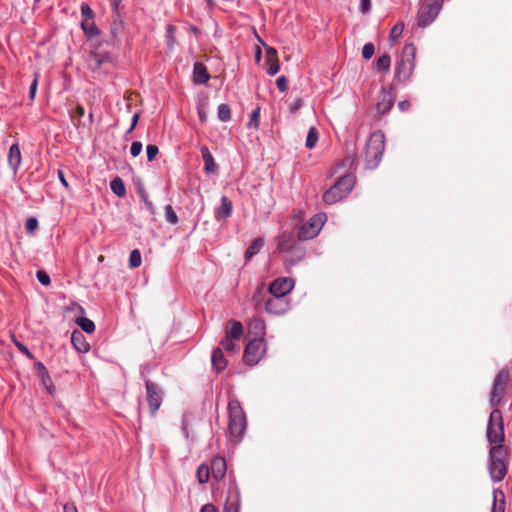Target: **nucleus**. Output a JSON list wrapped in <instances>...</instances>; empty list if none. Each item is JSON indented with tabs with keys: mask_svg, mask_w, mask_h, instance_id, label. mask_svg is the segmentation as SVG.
Listing matches in <instances>:
<instances>
[{
	"mask_svg": "<svg viewBox=\"0 0 512 512\" xmlns=\"http://www.w3.org/2000/svg\"><path fill=\"white\" fill-rule=\"evenodd\" d=\"M228 412V435L232 442L238 443L241 441L246 429V417L240 403L236 400L229 402Z\"/></svg>",
	"mask_w": 512,
	"mask_h": 512,
	"instance_id": "f257e3e1",
	"label": "nucleus"
},
{
	"mask_svg": "<svg viewBox=\"0 0 512 512\" xmlns=\"http://www.w3.org/2000/svg\"><path fill=\"white\" fill-rule=\"evenodd\" d=\"M277 249L287 254L286 262L288 265H295L305 255V251L300 245L295 231L289 233L284 232L279 236L277 238Z\"/></svg>",
	"mask_w": 512,
	"mask_h": 512,
	"instance_id": "f03ea898",
	"label": "nucleus"
},
{
	"mask_svg": "<svg viewBox=\"0 0 512 512\" xmlns=\"http://www.w3.org/2000/svg\"><path fill=\"white\" fill-rule=\"evenodd\" d=\"M507 449L503 445H494L489 451V473L493 481H501L506 473Z\"/></svg>",
	"mask_w": 512,
	"mask_h": 512,
	"instance_id": "7ed1b4c3",
	"label": "nucleus"
},
{
	"mask_svg": "<svg viewBox=\"0 0 512 512\" xmlns=\"http://www.w3.org/2000/svg\"><path fill=\"white\" fill-rule=\"evenodd\" d=\"M385 149V137L381 131H376L370 136L365 150L366 167L374 169L378 166Z\"/></svg>",
	"mask_w": 512,
	"mask_h": 512,
	"instance_id": "20e7f679",
	"label": "nucleus"
},
{
	"mask_svg": "<svg viewBox=\"0 0 512 512\" xmlns=\"http://www.w3.org/2000/svg\"><path fill=\"white\" fill-rule=\"evenodd\" d=\"M355 178L351 174L342 176L329 190L323 194V200L327 204H335L345 198L352 190Z\"/></svg>",
	"mask_w": 512,
	"mask_h": 512,
	"instance_id": "39448f33",
	"label": "nucleus"
},
{
	"mask_svg": "<svg viewBox=\"0 0 512 512\" xmlns=\"http://www.w3.org/2000/svg\"><path fill=\"white\" fill-rule=\"evenodd\" d=\"M486 434L491 444L501 445L504 440V429L500 410L494 409L491 412Z\"/></svg>",
	"mask_w": 512,
	"mask_h": 512,
	"instance_id": "423d86ee",
	"label": "nucleus"
},
{
	"mask_svg": "<svg viewBox=\"0 0 512 512\" xmlns=\"http://www.w3.org/2000/svg\"><path fill=\"white\" fill-rule=\"evenodd\" d=\"M416 55V47L414 44L409 43L406 44L402 51L401 61L396 69V77L398 79L406 80L409 78L413 67H414V59Z\"/></svg>",
	"mask_w": 512,
	"mask_h": 512,
	"instance_id": "0eeeda50",
	"label": "nucleus"
},
{
	"mask_svg": "<svg viewBox=\"0 0 512 512\" xmlns=\"http://www.w3.org/2000/svg\"><path fill=\"white\" fill-rule=\"evenodd\" d=\"M226 329L225 337L221 341V346L228 352H234L237 350V341L240 340L243 334V326L239 321H229Z\"/></svg>",
	"mask_w": 512,
	"mask_h": 512,
	"instance_id": "6e6552de",
	"label": "nucleus"
},
{
	"mask_svg": "<svg viewBox=\"0 0 512 512\" xmlns=\"http://www.w3.org/2000/svg\"><path fill=\"white\" fill-rule=\"evenodd\" d=\"M509 381V370L507 368H503L496 375L493 383V389L490 398L491 406L495 407L499 405L501 399L503 398L506 390V386Z\"/></svg>",
	"mask_w": 512,
	"mask_h": 512,
	"instance_id": "1a4fd4ad",
	"label": "nucleus"
},
{
	"mask_svg": "<svg viewBox=\"0 0 512 512\" xmlns=\"http://www.w3.org/2000/svg\"><path fill=\"white\" fill-rule=\"evenodd\" d=\"M441 9V0L424 3L418 12V25L425 27L432 23Z\"/></svg>",
	"mask_w": 512,
	"mask_h": 512,
	"instance_id": "9d476101",
	"label": "nucleus"
},
{
	"mask_svg": "<svg viewBox=\"0 0 512 512\" xmlns=\"http://www.w3.org/2000/svg\"><path fill=\"white\" fill-rule=\"evenodd\" d=\"M263 339H252L245 348L243 359L249 365L257 364L265 353Z\"/></svg>",
	"mask_w": 512,
	"mask_h": 512,
	"instance_id": "9b49d317",
	"label": "nucleus"
},
{
	"mask_svg": "<svg viewBox=\"0 0 512 512\" xmlns=\"http://www.w3.org/2000/svg\"><path fill=\"white\" fill-rule=\"evenodd\" d=\"M264 307L266 312L269 314L282 315L289 310L290 302L287 298H282L270 294L264 302Z\"/></svg>",
	"mask_w": 512,
	"mask_h": 512,
	"instance_id": "f8f14e48",
	"label": "nucleus"
},
{
	"mask_svg": "<svg viewBox=\"0 0 512 512\" xmlns=\"http://www.w3.org/2000/svg\"><path fill=\"white\" fill-rule=\"evenodd\" d=\"M294 287V281L289 277H280L272 281L269 285V294L286 298V296L292 291Z\"/></svg>",
	"mask_w": 512,
	"mask_h": 512,
	"instance_id": "ddd939ff",
	"label": "nucleus"
},
{
	"mask_svg": "<svg viewBox=\"0 0 512 512\" xmlns=\"http://www.w3.org/2000/svg\"><path fill=\"white\" fill-rule=\"evenodd\" d=\"M146 392H147V401L149 404V408L151 414H155L157 410L160 408L162 403V391L159 387L150 380L146 381Z\"/></svg>",
	"mask_w": 512,
	"mask_h": 512,
	"instance_id": "4468645a",
	"label": "nucleus"
},
{
	"mask_svg": "<svg viewBox=\"0 0 512 512\" xmlns=\"http://www.w3.org/2000/svg\"><path fill=\"white\" fill-rule=\"evenodd\" d=\"M247 329L248 334L252 336L253 339H262V336L265 334L266 325L262 319L253 318L248 323Z\"/></svg>",
	"mask_w": 512,
	"mask_h": 512,
	"instance_id": "2eb2a0df",
	"label": "nucleus"
},
{
	"mask_svg": "<svg viewBox=\"0 0 512 512\" xmlns=\"http://www.w3.org/2000/svg\"><path fill=\"white\" fill-rule=\"evenodd\" d=\"M321 230V226H299L295 232L298 241H305L316 237Z\"/></svg>",
	"mask_w": 512,
	"mask_h": 512,
	"instance_id": "dca6fc26",
	"label": "nucleus"
},
{
	"mask_svg": "<svg viewBox=\"0 0 512 512\" xmlns=\"http://www.w3.org/2000/svg\"><path fill=\"white\" fill-rule=\"evenodd\" d=\"M211 472L215 480L219 481L224 478L226 473V462L222 457H216L211 463Z\"/></svg>",
	"mask_w": 512,
	"mask_h": 512,
	"instance_id": "f3484780",
	"label": "nucleus"
},
{
	"mask_svg": "<svg viewBox=\"0 0 512 512\" xmlns=\"http://www.w3.org/2000/svg\"><path fill=\"white\" fill-rule=\"evenodd\" d=\"M71 342L74 348L81 353H86L90 349L89 343L80 331H73L71 334Z\"/></svg>",
	"mask_w": 512,
	"mask_h": 512,
	"instance_id": "a211bd4d",
	"label": "nucleus"
},
{
	"mask_svg": "<svg viewBox=\"0 0 512 512\" xmlns=\"http://www.w3.org/2000/svg\"><path fill=\"white\" fill-rule=\"evenodd\" d=\"M266 63L269 65L268 74L275 75L279 71V62L277 58V51L272 47L266 49Z\"/></svg>",
	"mask_w": 512,
	"mask_h": 512,
	"instance_id": "6ab92c4d",
	"label": "nucleus"
},
{
	"mask_svg": "<svg viewBox=\"0 0 512 512\" xmlns=\"http://www.w3.org/2000/svg\"><path fill=\"white\" fill-rule=\"evenodd\" d=\"M210 76L207 72L205 65L201 62H196L193 67V80L197 84H205Z\"/></svg>",
	"mask_w": 512,
	"mask_h": 512,
	"instance_id": "aec40b11",
	"label": "nucleus"
},
{
	"mask_svg": "<svg viewBox=\"0 0 512 512\" xmlns=\"http://www.w3.org/2000/svg\"><path fill=\"white\" fill-rule=\"evenodd\" d=\"M112 57L108 54H101L98 52H92L89 58V65L93 69H99L105 63H111Z\"/></svg>",
	"mask_w": 512,
	"mask_h": 512,
	"instance_id": "412c9836",
	"label": "nucleus"
},
{
	"mask_svg": "<svg viewBox=\"0 0 512 512\" xmlns=\"http://www.w3.org/2000/svg\"><path fill=\"white\" fill-rule=\"evenodd\" d=\"M232 209V202L226 196H222L221 205L216 213L217 221H225L230 216Z\"/></svg>",
	"mask_w": 512,
	"mask_h": 512,
	"instance_id": "4be33fe9",
	"label": "nucleus"
},
{
	"mask_svg": "<svg viewBox=\"0 0 512 512\" xmlns=\"http://www.w3.org/2000/svg\"><path fill=\"white\" fill-rule=\"evenodd\" d=\"M201 155L205 163V173H214L217 170V164L215 163L212 154L210 153L209 149L206 146L201 147Z\"/></svg>",
	"mask_w": 512,
	"mask_h": 512,
	"instance_id": "5701e85b",
	"label": "nucleus"
},
{
	"mask_svg": "<svg viewBox=\"0 0 512 512\" xmlns=\"http://www.w3.org/2000/svg\"><path fill=\"white\" fill-rule=\"evenodd\" d=\"M394 98L391 93L383 92L377 103V110L379 113H387L393 106Z\"/></svg>",
	"mask_w": 512,
	"mask_h": 512,
	"instance_id": "b1692460",
	"label": "nucleus"
},
{
	"mask_svg": "<svg viewBox=\"0 0 512 512\" xmlns=\"http://www.w3.org/2000/svg\"><path fill=\"white\" fill-rule=\"evenodd\" d=\"M8 162L15 172L21 164V152L17 144H13L9 149Z\"/></svg>",
	"mask_w": 512,
	"mask_h": 512,
	"instance_id": "393cba45",
	"label": "nucleus"
},
{
	"mask_svg": "<svg viewBox=\"0 0 512 512\" xmlns=\"http://www.w3.org/2000/svg\"><path fill=\"white\" fill-rule=\"evenodd\" d=\"M212 365L217 371L225 369L227 361L224 358V354L221 348H216L212 354Z\"/></svg>",
	"mask_w": 512,
	"mask_h": 512,
	"instance_id": "a878e982",
	"label": "nucleus"
},
{
	"mask_svg": "<svg viewBox=\"0 0 512 512\" xmlns=\"http://www.w3.org/2000/svg\"><path fill=\"white\" fill-rule=\"evenodd\" d=\"M81 28L84 31L85 35L89 38L99 35V29L96 27L92 19H85L84 21H82Z\"/></svg>",
	"mask_w": 512,
	"mask_h": 512,
	"instance_id": "bb28decb",
	"label": "nucleus"
},
{
	"mask_svg": "<svg viewBox=\"0 0 512 512\" xmlns=\"http://www.w3.org/2000/svg\"><path fill=\"white\" fill-rule=\"evenodd\" d=\"M263 246V239L256 238L251 245L248 247L245 257L246 260H250L254 255L258 254Z\"/></svg>",
	"mask_w": 512,
	"mask_h": 512,
	"instance_id": "cd10ccee",
	"label": "nucleus"
},
{
	"mask_svg": "<svg viewBox=\"0 0 512 512\" xmlns=\"http://www.w3.org/2000/svg\"><path fill=\"white\" fill-rule=\"evenodd\" d=\"M76 323L86 333H92L95 330L94 322L86 317L78 318Z\"/></svg>",
	"mask_w": 512,
	"mask_h": 512,
	"instance_id": "c85d7f7f",
	"label": "nucleus"
},
{
	"mask_svg": "<svg viewBox=\"0 0 512 512\" xmlns=\"http://www.w3.org/2000/svg\"><path fill=\"white\" fill-rule=\"evenodd\" d=\"M196 475L199 483L205 484L209 480L210 469L208 468V466L202 464L198 467Z\"/></svg>",
	"mask_w": 512,
	"mask_h": 512,
	"instance_id": "c756f323",
	"label": "nucleus"
},
{
	"mask_svg": "<svg viewBox=\"0 0 512 512\" xmlns=\"http://www.w3.org/2000/svg\"><path fill=\"white\" fill-rule=\"evenodd\" d=\"M110 186H111L112 191L117 196L121 197V196L125 195V192H126L125 186H124L123 181L120 178H115L114 180H112L110 183Z\"/></svg>",
	"mask_w": 512,
	"mask_h": 512,
	"instance_id": "7c9ffc66",
	"label": "nucleus"
},
{
	"mask_svg": "<svg viewBox=\"0 0 512 512\" xmlns=\"http://www.w3.org/2000/svg\"><path fill=\"white\" fill-rule=\"evenodd\" d=\"M317 142H318L317 129L315 127H311L309 129L305 145L307 148L312 149L316 146Z\"/></svg>",
	"mask_w": 512,
	"mask_h": 512,
	"instance_id": "2f4dec72",
	"label": "nucleus"
},
{
	"mask_svg": "<svg viewBox=\"0 0 512 512\" xmlns=\"http://www.w3.org/2000/svg\"><path fill=\"white\" fill-rule=\"evenodd\" d=\"M230 117H231V111H230L229 106L226 104H220L218 106V118L221 121L226 122L230 119Z\"/></svg>",
	"mask_w": 512,
	"mask_h": 512,
	"instance_id": "473e14b6",
	"label": "nucleus"
},
{
	"mask_svg": "<svg viewBox=\"0 0 512 512\" xmlns=\"http://www.w3.org/2000/svg\"><path fill=\"white\" fill-rule=\"evenodd\" d=\"M141 265V253L138 249L133 250L129 256V266L137 268Z\"/></svg>",
	"mask_w": 512,
	"mask_h": 512,
	"instance_id": "72a5a7b5",
	"label": "nucleus"
},
{
	"mask_svg": "<svg viewBox=\"0 0 512 512\" xmlns=\"http://www.w3.org/2000/svg\"><path fill=\"white\" fill-rule=\"evenodd\" d=\"M391 59L387 54L380 56L377 59L376 66L378 70L388 71L390 67Z\"/></svg>",
	"mask_w": 512,
	"mask_h": 512,
	"instance_id": "f704fd0d",
	"label": "nucleus"
},
{
	"mask_svg": "<svg viewBox=\"0 0 512 512\" xmlns=\"http://www.w3.org/2000/svg\"><path fill=\"white\" fill-rule=\"evenodd\" d=\"M166 41L167 45L170 49H173L176 39H175V27L171 24H169L166 28Z\"/></svg>",
	"mask_w": 512,
	"mask_h": 512,
	"instance_id": "c9c22d12",
	"label": "nucleus"
},
{
	"mask_svg": "<svg viewBox=\"0 0 512 512\" xmlns=\"http://www.w3.org/2000/svg\"><path fill=\"white\" fill-rule=\"evenodd\" d=\"M259 118H260V108L254 109L250 114V121L248 123V128L258 129L259 127Z\"/></svg>",
	"mask_w": 512,
	"mask_h": 512,
	"instance_id": "e433bc0d",
	"label": "nucleus"
},
{
	"mask_svg": "<svg viewBox=\"0 0 512 512\" xmlns=\"http://www.w3.org/2000/svg\"><path fill=\"white\" fill-rule=\"evenodd\" d=\"M165 219L167 222L172 224L178 221V217L171 205L165 206Z\"/></svg>",
	"mask_w": 512,
	"mask_h": 512,
	"instance_id": "4c0bfd02",
	"label": "nucleus"
},
{
	"mask_svg": "<svg viewBox=\"0 0 512 512\" xmlns=\"http://www.w3.org/2000/svg\"><path fill=\"white\" fill-rule=\"evenodd\" d=\"M375 51V47L372 43H366L362 49V56L364 59L369 60Z\"/></svg>",
	"mask_w": 512,
	"mask_h": 512,
	"instance_id": "58836bf2",
	"label": "nucleus"
},
{
	"mask_svg": "<svg viewBox=\"0 0 512 512\" xmlns=\"http://www.w3.org/2000/svg\"><path fill=\"white\" fill-rule=\"evenodd\" d=\"M328 220V217L325 213L315 214L312 218H310L307 224H325Z\"/></svg>",
	"mask_w": 512,
	"mask_h": 512,
	"instance_id": "ea45409f",
	"label": "nucleus"
},
{
	"mask_svg": "<svg viewBox=\"0 0 512 512\" xmlns=\"http://www.w3.org/2000/svg\"><path fill=\"white\" fill-rule=\"evenodd\" d=\"M403 30H404V25L402 23H398L395 26H393V28L391 29V32H390V39H392V40L398 39L402 35Z\"/></svg>",
	"mask_w": 512,
	"mask_h": 512,
	"instance_id": "a19ab883",
	"label": "nucleus"
},
{
	"mask_svg": "<svg viewBox=\"0 0 512 512\" xmlns=\"http://www.w3.org/2000/svg\"><path fill=\"white\" fill-rule=\"evenodd\" d=\"M146 153L148 161L152 162L153 160L156 159L159 153V149L156 145H148L146 148Z\"/></svg>",
	"mask_w": 512,
	"mask_h": 512,
	"instance_id": "79ce46f5",
	"label": "nucleus"
},
{
	"mask_svg": "<svg viewBox=\"0 0 512 512\" xmlns=\"http://www.w3.org/2000/svg\"><path fill=\"white\" fill-rule=\"evenodd\" d=\"M12 341L14 342V344L16 345V347L18 348V350L27 355L30 359L33 358V355L31 354V352L29 351V349L24 345L22 344L21 342H19L15 336H12Z\"/></svg>",
	"mask_w": 512,
	"mask_h": 512,
	"instance_id": "37998d69",
	"label": "nucleus"
},
{
	"mask_svg": "<svg viewBox=\"0 0 512 512\" xmlns=\"http://www.w3.org/2000/svg\"><path fill=\"white\" fill-rule=\"evenodd\" d=\"M36 276L38 281L44 286H48L51 282L49 275L43 270L37 271Z\"/></svg>",
	"mask_w": 512,
	"mask_h": 512,
	"instance_id": "c03bdc74",
	"label": "nucleus"
},
{
	"mask_svg": "<svg viewBox=\"0 0 512 512\" xmlns=\"http://www.w3.org/2000/svg\"><path fill=\"white\" fill-rule=\"evenodd\" d=\"M85 111L81 105H77L74 113L71 115L72 120L75 122V125H79V118L84 115Z\"/></svg>",
	"mask_w": 512,
	"mask_h": 512,
	"instance_id": "a18cd8bd",
	"label": "nucleus"
},
{
	"mask_svg": "<svg viewBox=\"0 0 512 512\" xmlns=\"http://www.w3.org/2000/svg\"><path fill=\"white\" fill-rule=\"evenodd\" d=\"M142 151V143L135 141L131 144L130 153L133 157H137Z\"/></svg>",
	"mask_w": 512,
	"mask_h": 512,
	"instance_id": "49530a36",
	"label": "nucleus"
},
{
	"mask_svg": "<svg viewBox=\"0 0 512 512\" xmlns=\"http://www.w3.org/2000/svg\"><path fill=\"white\" fill-rule=\"evenodd\" d=\"M38 78H39V74L36 73L32 83L30 85L29 97H30L31 100H33L35 98V94H36V90H37V85H38Z\"/></svg>",
	"mask_w": 512,
	"mask_h": 512,
	"instance_id": "de8ad7c7",
	"label": "nucleus"
},
{
	"mask_svg": "<svg viewBox=\"0 0 512 512\" xmlns=\"http://www.w3.org/2000/svg\"><path fill=\"white\" fill-rule=\"evenodd\" d=\"M354 163H355V156L349 155L343 159V161L341 162V164L339 166L347 168V169H351L353 167Z\"/></svg>",
	"mask_w": 512,
	"mask_h": 512,
	"instance_id": "09e8293b",
	"label": "nucleus"
},
{
	"mask_svg": "<svg viewBox=\"0 0 512 512\" xmlns=\"http://www.w3.org/2000/svg\"><path fill=\"white\" fill-rule=\"evenodd\" d=\"M81 13L84 17H86V19L91 20L93 18V11L90 8V6L86 3H83L81 5Z\"/></svg>",
	"mask_w": 512,
	"mask_h": 512,
	"instance_id": "8fccbe9b",
	"label": "nucleus"
},
{
	"mask_svg": "<svg viewBox=\"0 0 512 512\" xmlns=\"http://www.w3.org/2000/svg\"><path fill=\"white\" fill-rule=\"evenodd\" d=\"M276 85L280 91L284 92L287 89V80L284 76H280L276 80Z\"/></svg>",
	"mask_w": 512,
	"mask_h": 512,
	"instance_id": "3c124183",
	"label": "nucleus"
},
{
	"mask_svg": "<svg viewBox=\"0 0 512 512\" xmlns=\"http://www.w3.org/2000/svg\"><path fill=\"white\" fill-rule=\"evenodd\" d=\"M301 106H302V100L300 98H298L289 106V110L291 113H295L301 108Z\"/></svg>",
	"mask_w": 512,
	"mask_h": 512,
	"instance_id": "603ef678",
	"label": "nucleus"
},
{
	"mask_svg": "<svg viewBox=\"0 0 512 512\" xmlns=\"http://www.w3.org/2000/svg\"><path fill=\"white\" fill-rule=\"evenodd\" d=\"M371 8V0H360V9L363 13H367Z\"/></svg>",
	"mask_w": 512,
	"mask_h": 512,
	"instance_id": "864d4df0",
	"label": "nucleus"
},
{
	"mask_svg": "<svg viewBox=\"0 0 512 512\" xmlns=\"http://www.w3.org/2000/svg\"><path fill=\"white\" fill-rule=\"evenodd\" d=\"M200 512H217L216 508L212 504H205Z\"/></svg>",
	"mask_w": 512,
	"mask_h": 512,
	"instance_id": "5fc2aeb1",
	"label": "nucleus"
},
{
	"mask_svg": "<svg viewBox=\"0 0 512 512\" xmlns=\"http://www.w3.org/2000/svg\"><path fill=\"white\" fill-rule=\"evenodd\" d=\"M64 512H78L76 507L72 504H65L64 505Z\"/></svg>",
	"mask_w": 512,
	"mask_h": 512,
	"instance_id": "6e6d98bb",
	"label": "nucleus"
},
{
	"mask_svg": "<svg viewBox=\"0 0 512 512\" xmlns=\"http://www.w3.org/2000/svg\"><path fill=\"white\" fill-rule=\"evenodd\" d=\"M399 108L402 110V111H405L409 108L410 106V103L407 101V100H404V101H401L399 104H398Z\"/></svg>",
	"mask_w": 512,
	"mask_h": 512,
	"instance_id": "4d7b16f0",
	"label": "nucleus"
},
{
	"mask_svg": "<svg viewBox=\"0 0 512 512\" xmlns=\"http://www.w3.org/2000/svg\"><path fill=\"white\" fill-rule=\"evenodd\" d=\"M58 177H59V179H60L61 183H62L65 187H68V183H67V181H66V179H65V176H64L63 171H61V170H59V171H58Z\"/></svg>",
	"mask_w": 512,
	"mask_h": 512,
	"instance_id": "13d9d810",
	"label": "nucleus"
},
{
	"mask_svg": "<svg viewBox=\"0 0 512 512\" xmlns=\"http://www.w3.org/2000/svg\"><path fill=\"white\" fill-rule=\"evenodd\" d=\"M224 512H238V508L234 504H231L230 506L226 505Z\"/></svg>",
	"mask_w": 512,
	"mask_h": 512,
	"instance_id": "bf43d9fd",
	"label": "nucleus"
},
{
	"mask_svg": "<svg viewBox=\"0 0 512 512\" xmlns=\"http://www.w3.org/2000/svg\"><path fill=\"white\" fill-rule=\"evenodd\" d=\"M138 120H139V114L138 113H135L132 117V121H131V125H132V128H135L137 123H138Z\"/></svg>",
	"mask_w": 512,
	"mask_h": 512,
	"instance_id": "052dcab7",
	"label": "nucleus"
},
{
	"mask_svg": "<svg viewBox=\"0 0 512 512\" xmlns=\"http://www.w3.org/2000/svg\"><path fill=\"white\" fill-rule=\"evenodd\" d=\"M262 292H263V288L261 287V288H259V289L257 290L256 294H255V295H254V297H253V298H254V300H255L257 303H259V302H260V296H261Z\"/></svg>",
	"mask_w": 512,
	"mask_h": 512,
	"instance_id": "680f3d73",
	"label": "nucleus"
},
{
	"mask_svg": "<svg viewBox=\"0 0 512 512\" xmlns=\"http://www.w3.org/2000/svg\"><path fill=\"white\" fill-rule=\"evenodd\" d=\"M261 59V49L259 47L256 48V51H255V60L257 62H259Z\"/></svg>",
	"mask_w": 512,
	"mask_h": 512,
	"instance_id": "e2e57ef3",
	"label": "nucleus"
},
{
	"mask_svg": "<svg viewBox=\"0 0 512 512\" xmlns=\"http://www.w3.org/2000/svg\"><path fill=\"white\" fill-rule=\"evenodd\" d=\"M198 114H199V118L201 119V121H205L206 120L207 115H206L205 112L199 110Z\"/></svg>",
	"mask_w": 512,
	"mask_h": 512,
	"instance_id": "0e129e2a",
	"label": "nucleus"
},
{
	"mask_svg": "<svg viewBox=\"0 0 512 512\" xmlns=\"http://www.w3.org/2000/svg\"><path fill=\"white\" fill-rule=\"evenodd\" d=\"M38 226H26L29 234H33Z\"/></svg>",
	"mask_w": 512,
	"mask_h": 512,
	"instance_id": "69168bd1",
	"label": "nucleus"
},
{
	"mask_svg": "<svg viewBox=\"0 0 512 512\" xmlns=\"http://www.w3.org/2000/svg\"><path fill=\"white\" fill-rule=\"evenodd\" d=\"M25 224H37V220L34 217H30L27 219Z\"/></svg>",
	"mask_w": 512,
	"mask_h": 512,
	"instance_id": "338daca9",
	"label": "nucleus"
},
{
	"mask_svg": "<svg viewBox=\"0 0 512 512\" xmlns=\"http://www.w3.org/2000/svg\"><path fill=\"white\" fill-rule=\"evenodd\" d=\"M121 0H113V4L115 6V8L118 7V5L120 4Z\"/></svg>",
	"mask_w": 512,
	"mask_h": 512,
	"instance_id": "774afa93",
	"label": "nucleus"
}]
</instances>
